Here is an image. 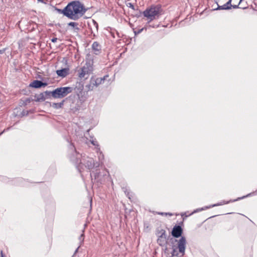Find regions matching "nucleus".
I'll return each instance as SVG.
<instances>
[{"mask_svg":"<svg viewBox=\"0 0 257 257\" xmlns=\"http://www.w3.org/2000/svg\"><path fill=\"white\" fill-rule=\"evenodd\" d=\"M244 197H245V196L242 197H241V198H238L237 199H236V200H238V199H240L244 198ZM234 201H236V200H234Z\"/></svg>","mask_w":257,"mask_h":257,"instance_id":"23","label":"nucleus"},{"mask_svg":"<svg viewBox=\"0 0 257 257\" xmlns=\"http://www.w3.org/2000/svg\"><path fill=\"white\" fill-rule=\"evenodd\" d=\"M66 17L73 20H77L85 13L86 10L83 5L78 1L69 3L66 7Z\"/></svg>","mask_w":257,"mask_h":257,"instance_id":"1","label":"nucleus"},{"mask_svg":"<svg viewBox=\"0 0 257 257\" xmlns=\"http://www.w3.org/2000/svg\"><path fill=\"white\" fill-rule=\"evenodd\" d=\"M58 39L57 38H53L51 39V41L53 43H55L57 42Z\"/></svg>","mask_w":257,"mask_h":257,"instance_id":"19","label":"nucleus"},{"mask_svg":"<svg viewBox=\"0 0 257 257\" xmlns=\"http://www.w3.org/2000/svg\"><path fill=\"white\" fill-rule=\"evenodd\" d=\"M84 239V238H83V234H81L80 237V240H82V241Z\"/></svg>","mask_w":257,"mask_h":257,"instance_id":"21","label":"nucleus"},{"mask_svg":"<svg viewBox=\"0 0 257 257\" xmlns=\"http://www.w3.org/2000/svg\"><path fill=\"white\" fill-rule=\"evenodd\" d=\"M96 142L94 141H92L91 142V143L93 145H96Z\"/></svg>","mask_w":257,"mask_h":257,"instance_id":"22","label":"nucleus"},{"mask_svg":"<svg viewBox=\"0 0 257 257\" xmlns=\"http://www.w3.org/2000/svg\"><path fill=\"white\" fill-rule=\"evenodd\" d=\"M3 51L0 50V54H2V53H3Z\"/></svg>","mask_w":257,"mask_h":257,"instance_id":"25","label":"nucleus"},{"mask_svg":"<svg viewBox=\"0 0 257 257\" xmlns=\"http://www.w3.org/2000/svg\"><path fill=\"white\" fill-rule=\"evenodd\" d=\"M159 214H161V215H164V214H165V215H167V214H169V215H172V214H170V213H158Z\"/></svg>","mask_w":257,"mask_h":257,"instance_id":"20","label":"nucleus"},{"mask_svg":"<svg viewBox=\"0 0 257 257\" xmlns=\"http://www.w3.org/2000/svg\"><path fill=\"white\" fill-rule=\"evenodd\" d=\"M236 7H236V6H233V8H236Z\"/></svg>","mask_w":257,"mask_h":257,"instance_id":"26","label":"nucleus"},{"mask_svg":"<svg viewBox=\"0 0 257 257\" xmlns=\"http://www.w3.org/2000/svg\"><path fill=\"white\" fill-rule=\"evenodd\" d=\"M230 201H223L219 203L214 204H213V205H210L209 206H206L204 208H200V209H198L194 211L193 213L197 212L199 211H202V210H205V209H208V208H210L211 207H215V206H220V205H223V204H226L228 203Z\"/></svg>","mask_w":257,"mask_h":257,"instance_id":"8","label":"nucleus"},{"mask_svg":"<svg viewBox=\"0 0 257 257\" xmlns=\"http://www.w3.org/2000/svg\"><path fill=\"white\" fill-rule=\"evenodd\" d=\"M37 100L38 101H44L45 100V98L44 97V94L41 93L38 97Z\"/></svg>","mask_w":257,"mask_h":257,"instance_id":"17","label":"nucleus"},{"mask_svg":"<svg viewBox=\"0 0 257 257\" xmlns=\"http://www.w3.org/2000/svg\"><path fill=\"white\" fill-rule=\"evenodd\" d=\"M72 90L73 89L71 87H64L57 88L52 92L46 91L45 93L46 94L51 93L52 96L55 98H61L72 92Z\"/></svg>","mask_w":257,"mask_h":257,"instance_id":"5","label":"nucleus"},{"mask_svg":"<svg viewBox=\"0 0 257 257\" xmlns=\"http://www.w3.org/2000/svg\"><path fill=\"white\" fill-rule=\"evenodd\" d=\"M127 195L128 196V198H130V199L131 198H130V196H128V194H127Z\"/></svg>","mask_w":257,"mask_h":257,"instance_id":"27","label":"nucleus"},{"mask_svg":"<svg viewBox=\"0 0 257 257\" xmlns=\"http://www.w3.org/2000/svg\"><path fill=\"white\" fill-rule=\"evenodd\" d=\"M56 10L59 13H60V14H63L64 16H65L66 17V13H67V11L65 10V8L63 9V10H61V9H56Z\"/></svg>","mask_w":257,"mask_h":257,"instance_id":"16","label":"nucleus"},{"mask_svg":"<svg viewBox=\"0 0 257 257\" xmlns=\"http://www.w3.org/2000/svg\"><path fill=\"white\" fill-rule=\"evenodd\" d=\"M175 241H177V246L175 245L172 246V256H178L181 254L180 256H182L185 254L186 245V238L184 236H182L179 240L176 239Z\"/></svg>","mask_w":257,"mask_h":257,"instance_id":"3","label":"nucleus"},{"mask_svg":"<svg viewBox=\"0 0 257 257\" xmlns=\"http://www.w3.org/2000/svg\"><path fill=\"white\" fill-rule=\"evenodd\" d=\"M231 0H229L226 4L224 5L221 7V9L226 10L230 8L229 5L231 6Z\"/></svg>","mask_w":257,"mask_h":257,"instance_id":"13","label":"nucleus"},{"mask_svg":"<svg viewBox=\"0 0 257 257\" xmlns=\"http://www.w3.org/2000/svg\"><path fill=\"white\" fill-rule=\"evenodd\" d=\"M56 73L58 76L64 78L69 74V68H65L62 69L57 70Z\"/></svg>","mask_w":257,"mask_h":257,"instance_id":"7","label":"nucleus"},{"mask_svg":"<svg viewBox=\"0 0 257 257\" xmlns=\"http://www.w3.org/2000/svg\"><path fill=\"white\" fill-rule=\"evenodd\" d=\"M68 26L72 27L75 30H78L79 28L78 27V24L75 22H70L68 23Z\"/></svg>","mask_w":257,"mask_h":257,"instance_id":"12","label":"nucleus"},{"mask_svg":"<svg viewBox=\"0 0 257 257\" xmlns=\"http://www.w3.org/2000/svg\"><path fill=\"white\" fill-rule=\"evenodd\" d=\"M2 257H4V256L3 255V254H2Z\"/></svg>","mask_w":257,"mask_h":257,"instance_id":"28","label":"nucleus"},{"mask_svg":"<svg viewBox=\"0 0 257 257\" xmlns=\"http://www.w3.org/2000/svg\"><path fill=\"white\" fill-rule=\"evenodd\" d=\"M93 50L98 51L99 49V45L97 42H94L92 45Z\"/></svg>","mask_w":257,"mask_h":257,"instance_id":"15","label":"nucleus"},{"mask_svg":"<svg viewBox=\"0 0 257 257\" xmlns=\"http://www.w3.org/2000/svg\"><path fill=\"white\" fill-rule=\"evenodd\" d=\"M38 2H43V0H38Z\"/></svg>","mask_w":257,"mask_h":257,"instance_id":"24","label":"nucleus"},{"mask_svg":"<svg viewBox=\"0 0 257 257\" xmlns=\"http://www.w3.org/2000/svg\"><path fill=\"white\" fill-rule=\"evenodd\" d=\"M143 14L149 22H150L158 19L163 14V12L160 6H152L144 11Z\"/></svg>","mask_w":257,"mask_h":257,"instance_id":"2","label":"nucleus"},{"mask_svg":"<svg viewBox=\"0 0 257 257\" xmlns=\"http://www.w3.org/2000/svg\"><path fill=\"white\" fill-rule=\"evenodd\" d=\"M47 85V83H43L41 81L34 80L30 84V86L32 87L37 88H40L42 86H46Z\"/></svg>","mask_w":257,"mask_h":257,"instance_id":"9","label":"nucleus"},{"mask_svg":"<svg viewBox=\"0 0 257 257\" xmlns=\"http://www.w3.org/2000/svg\"><path fill=\"white\" fill-rule=\"evenodd\" d=\"M63 105V102L60 103H54L52 104V106L55 108H61Z\"/></svg>","mask_w":257,"mask_h":257,"instance_id":"14","label":"nucleus"},{"mask_svg":"<svg viewBox=\"0 0 257 257\" xmlns=\"http://www.w3.org/2000/svg\"><path fill=\"white\" fill-rule=\"evenodd\" d=\"M93 61L86 60L85 64L78 70V76L80 78H87L93 70Z\"/></svg>","mask_w":257,"mask_h":257,"instance_id":"4","label":"nucleus"},{"mask_svg":"<svg viewBox=\"0 0 257 257\" xmlns=\"http://www.w3.org/2000/svg\"><path fill=\"white\" fill-rule=\"evenodd\" d=\"M85 166L88 169H92L94 166L93 160L92 158H89L85 163Z\"/></svg>","mask_w":257,"mask_h":257,"instance_id":"11","label":"nucleus"},{"mask_svg":"<svg viewBox=\"0 0 257 257\" xmlns=\"http://www.w3.org/2000/svg\"><path fill=\"white\" fill-rule=\"evenodd\" d=\"M108 77L107 75L104 76L103 78H98L96 79L94 82H92V84L93 86H97L98 85L101 83L102 81H104L106 77Z\"/></svg>","mask_w":257,"mask_h":257,"instance_id":"10","label":"nucleus"},{"mask_svg":"<svg viewBox=\"0 0 257 257\" xmlns=\"http://www.w3.org/2000/svg\"><path fill=\"white\" fill-rule=\"evenodd\" d=\"M182 229L179 225H175L172 229V235L175 237H179L181 236Z\"/></svg>","mask_w":257,"mask_h":257,"instance_id":"6","label":"nucleus"},{"mask_svg":"<svg viewBox=\"0 0 257 257\" xmlns=\"http://www.w3.org/2000/svg\"><path fill=\"white\" fill-rule=\"evenodd\" d=\"M79 101L81 102V103L84 102L86 100V98L85 97H82V96H81V97H79Z\"/></svg>","mask_w":257,"mask_h":257,"instance_id":"18","label":"nucleus"}]
</instances>
